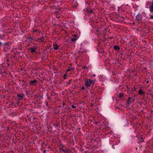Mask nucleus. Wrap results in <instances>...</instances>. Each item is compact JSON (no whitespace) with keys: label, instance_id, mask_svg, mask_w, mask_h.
Masks as SVG:
<instances>
[{"label":"nucleus","instance_id":"obj_1","mask_svg":"<svg viewBox=\"0 0 153 153\" xmlns=\"http://www.w3.org/2000/svg\"><path fill=\"white\" fill-rule=\"evenodd\" d=\"M95 80H91L90 79H87L85 82V87L88 88L89 86L91 85L93 86L94 84V82Z\"/></svg>","mask_w":153,"mask_h":153},{"label":"nucleus","instance_id":"obj_2","mask_svg":"<svg viewBox=\"0 0 153 153\" xmlns=\"http://www.w3.org/2000/svg\"><path fill=\"white\" fill-rule=\"evenodd\" d=\"M136 20L137 21H140L141 20L142 16L140 14H138L137 15L136 17Z\"/></svg>","mask_w":153,"mask_h":153},{"label":"nucleus","instance_id":"obj_3","mask_svg":"<svg viewBox=\"0 0 153 153\" xmlns=\"http://www.w3.org/2000/svg\"><path fill=\"white\" fill-rule=\"evenodd\" d=\"M17 96L19 97V100H21L23 98L24 95L23 94H18Z\"/></svg>","mask_w":153,"mask_h":153},{"label":"nucleus","instance_id":"obj_4","mask_svg":"<svg viewBox=\"0 0 153 153\" xmlns=\"http://www.w3.org/2000/svg\"><path fill=\"white\" fill-rule=\"evenodd\" d=\"M37 81L36 80H34L33 81H32L30 83V85H36V83Z\"/></svg>","mask_w":153,"mask_h":153},{"label":"nucleus","instance_id":"obj_5","mask_svg":"<svg viewBox=\"0 0 153 153\" xmlns=\"http://www.w3.org/2000/svg\"><path fill=\"white\" fill-rule=\"evenodd\" d=\"M36 47H31L30 48L31 51L32 53H34L36 52Z\"/></svg>","mask_w":153,"mask_h":153},{"label":"nucleus","instance_id":"obj_6","mask_svg":"<svg viewBox=\"0 0 153 153\" xmlns=\"http://www.w3.org/2000/svg\"><path fill=\"white\" fill-rule=\"evenodd\" d=\"M150 11L153 13V2H152V4L149 7Z\"/></svg>","mask_w":153,"mask_h":153},{"label":"nucleus","instance_id":"obj_7","mask_svg":"<svg viewBox=\"0 0 153 153\" xmlns=\"http://www.w3.org/2000/svg\"><path fill=\"white\" fill-rule=\"evenodd\" d=\"M139 94L140 95H143L144 94V92L141 89H140L138 91Z\"/></svg>","mask_w":153,"mask_h":153},{"label":"nucleus","instance_id":"obj_8","mask_svg":"<svg viewBox=\"0 0 153 153\" xmlns=\"http://www.w3.org/2000/svg\"><path fill=\"white\" fill-rule=\"evenodd\" d=\"M53 47L55 50H57L58 49V46L56 44H54L53 45Z\"/></svg>","mask_w":153,"mask_h":153},{"label":"nucleus","instance_id":"obj_9","mask_svg":"<svg viewBox=\"0 0 153 153\" xmlns=\"http://www.w3.org/2000/svg\"><path fill=\"white\" fill-rule=\"evenodd\" d=\"M114 49L115 50H118L120 49V48L118 46L115 45L114 46Z\"/></svg>","mask_w":153,"mask_h":153},{"label":"nucleus","instance_id":"obj_10","mask_svg":"<svg viewBox=\"0 0 153 153\" xmlns=\"http://www.w3.org/2000/svg\"><path fill=\"white\" fill-rule=\"evenodd\" d=\"M71 150L69 149H66L64 151L65 153H68L71 152Z\"/></svg>","mask_w":153,"mask_h":153},{"label":"nucleus","instance_id":"obj_11","mask_svg":"<svg viewBox=\"0 0 153 153\" xmlns=\"http://www.w3.org/2000/svg\"><path fill=\"white\" fill-rule=\"evenodd\" d=\"M131 99V98H128V100H127V102H126L127 104H128L129 103H130L131 102V101H130Z\"/></svg>","mask_w":153,"mask_h":153},{"label":"nucleus","instance_id":"obj_12","mask_svg":"<svg viewBox=\"0 0 153 153\" xmlns=\"http://www.w3.org/2000/svg\"><path fill=\"white\" fill-rule=\"evenodd\" d=\"M123 96V94L122 93L120 94L119 95V98H121Z\"/></svg>","mask_w":153,"mask_h":153},{"label":"nucleus","instance_id":"obj_13","mask_svg":"<svg viewBox=\"0 0 153 153\" xmlns=\"http://www.w3.org/2000/svg\"><path fill=\"white\" fill-rule=\"evenodd\" d=\"M76 38H72L71 39V40L72 41L74 42V41H75L76 40Z\"/></svg>","mask_w":153,"mask_h":153},{"label":"nucleus","instance_id":"obj_14","mask_svg":"<svg viewBox=\"0 0 153 153\" xmlns=\"http://www.w3.org/2000/svg\"><path fill=\"white\" fill-rule=\"evenodd\" d=\"M71 107L73 108H75L76 107V106L74 105H71Z\"/></svg>","mask_w":153,"mask_h":153},{"label":"nucleus","instance_id":"obj_15","mask_svg":"<svg viewBox=\"0 0 153 153\" xmlns=\"http://www.w3.org/2000/svg\"><path fill=\"white\" fill-rule=\"evenodd\" d=\"M66 76H67L66 74H64V76H63V77H64V79H65L66 78Z\"/></svg>","mask_w":153,"mask_h":153},{"label":"nucleus","instance_id":"obj_16","mask_svg":"<svg viewBox=\"0 0 153 153\" xmlns=\"http://www.w3.org/2000/svg\"><path fill=\"white\" fill-rule=\"evenodd\" d=\"M81 89L82 90H83L84 89H85V87H82L81 88Z\"/></svg>","mask_w":153,"mask_h":153},{"label":"nucleus","instance_id":"obj_17","mask_svg":"<svg viewBox=\"0 0 153 153\" xmlns=\"http://www.w3.org/2000/svg\"><path fill=\"white\" fill-rule=\"evenodd\" d=\"M151 17L152 18H153V14L151 15Z\"/></svg>","mask_w":153,"mask_h":153},{"label":"nucleus","instance_id":"obj_18","mask_svg":"<svg viewBox=\"0 0 153 153\" xmlns=\"http://www.w3.org/2000/svg\"><path fill=\"white\" fill-rule=\"evenodd\" d=\"M40 40L41 41H43V39L42 38H40Z\"/></svg>","mask_w":153,"mask_h":153},{"label":"nucleus","instance_id":"obj_19","mask_svg":"<svg viewBox=\"0 0 153 153\" xmlns=\"http://www.w3.org/2000/svg\"><path fill=\"white\" fill-rule=\"evenodd\" d=\"M2 44V42H0V45H1Z\"/></svg>","mask_w":153,"mask_h":153},{"label":"nucleus","instance_id":"obj_20","mask_svg":"<svg viewBox=\"0 0 153 153\" xmlns=\"http://www.w3.org/2000/svg\"><path fill=\"white\" fill-rule=\"evenodd\" d=\"M74 36H76V34H74Z\"/></svg>","mask_w":153,"mask_h":153},{"label":"nucleus","instance_id":"obj_21","mask_svg":"<svg viewBox=\"0 0 153 153\" xmlns=\"http://www.w3.org/2000/svg\"><path fill=\"white\" fill-rule=\"evenodd\" d=\"M69 69H68L67 70V71H69Z\"/></svg>","mask_w":153,"mask_h":153},{"label":"nucleus","instance_id":"obj_22","mask_svg":"<svg viewBox=\"0 0 153 153\" xmlns=\"http://www.w3.org/2000/svg\"><path fill=\"white\" fill-rule=\"evenodd\" d=\"M46 152V151H44L43 152L44 153H45Z\"/></svg>","mask_w":153,"mask_h":153},{"label":"nucleus","instance_id":"obj_23","mask_svg":"<svg viewBox=\"0 0 153 153\" xmlns=\"http://www.w3.org/2000/svg\"><path fill=\"white\" fill-rule=\"evenodd\" d=\"M92 12V11H89V12H90L91 13Z\"/></svg>","mask_w":153,"mask_h":153},{"label":"nucleus","instance_id":"obj_24","mask_svg":"<svg viewBox=\"0 0 153 153\" xmlns=\"http://www.w3.org/2000/svg\"><path fill=\"white\" fill-rule=\"evenodd\" d=\"M93 76H95V74H94V75H93Z\"/></svg>","mask_w":153,"mask_h":153},{"label":"nucleus","instance_id":"obj_25","mask_svg":"<svg viewBox=\"0 0 153 153\" xmlns=\"http://www.w3.org/2000/svg\"><path fill=\"white\" fill-rule=\"evenodd\" d=\"M112 148H114V147H112Z\"/></svg>","mask_w":153,"mask_h":153},{"label":"nucleus","instance_id":"obj_26","mask_svg":"<svg viewBox=\"0 0 153 153\" xmlns=\"http://www.w3.org/2000/svg\"><path fill=\"white\" fill-rule=\"evenodd\" d=\"M112 148H114V147H112Z\"/></svg>","mask_w":153,"mask_h":153},{"label":"nucleus","instance_id":"obj_27","mask_svg":"<svg viewBox=\"0 0 153 153\" xmlns=\"http://www.w3.org/2000/svg\"><path fill=\"white\" fill-rule=\"evenodd\" d=\"M112 148H114V147H112Z\"/></svg>","mask_w":153,"mask_h":153},{"label":"nucleus","instance_id":"obj_28","mask_svg":"<svg viewBox=\"0 0 153 153\" xmlns=\"http://www.w3.org/2000/svg\"><path fill=\"white\" fill-rule=\"evenodd\" d=\"M152 2H153V1H152Z\"/></svg>","mask_w":153,"mask_h":153}]
</instances>
